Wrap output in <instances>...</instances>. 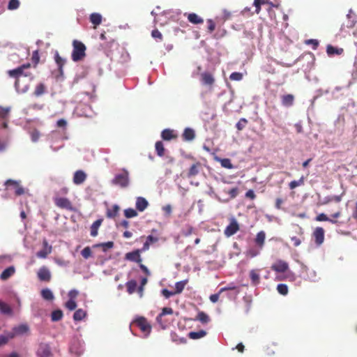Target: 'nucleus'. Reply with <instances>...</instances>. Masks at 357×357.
<instances>
[{"instance_id": "f257e3e1", "label": "nucleus", "mask_w": 357, "mask_h": 357, "mask_svg": "<svg viewBox=\"0 0 357 357\" xmlns=\"http://www.w3.org/2000/svg\"><path fill=\"white\" fill-rule=\"evenodd\" d=\"M30 67L31 64L28 63L23 64L15 69L8 70V75L12 77L15 78V86L16 89L20 88L19 82L22 77L32 76L31 73L25 71L26 70L30 68Z\"/></svg>"}, {"instance_id": "f03ea898", "label": "nucleus", "mask_w": 357, "mask_h": 357, "mask_svg": "<svg viewBox=\"0 0 357 357\" xmlns=\"http://www.w3.org/2000/svg\"><path fill=\"white\" fill-rule=\"evenodd\" d=\"M73 50L72 52V59L74 61H78L85 56L86 46L80 41L75 40L73 43Z\"/></svg>"}, {"instance_id": "7ed1b4c3", "label": "nucleus", "mask_w": 357, "mask_h": 357, "mask_svg": "<svg viewBox=\"0 0 357 357\" xmlns=\"http://www.w3.org/2000/svg\"><path fill=\"white\" fill-rule=\"evenodd\" d=\"M112 183L121 188L128 187L130 184L129 172L125 168L122 169V172L116 174Z\"/></svg>"}, {"instance_id": "20e7f679", "label": "nucleus", "mask_w": 357, "mask_h": 357, "mask_svg": "<svg viewBox=\"0 0 357 357\" xmlns=\"http://www.w3.org/2000/svg\"><path fill=\"white\" fill-rule=\"evenodd\" d=\"M301 265V272L303 273H305L306 275L304 276L305 280H310L311 282H317L319 278L317 274V272L314 270L310 269L306 265L303 263L298 261Z\"/></svg>"}, {"instance_id": "39448f33", "label": "nucleus", "mask_w": 357, "mask_h": 357, "mask_svg": "<svg viewBox=\"0 0 357 357\" xmlns=\"http://www.w3.org/2000/svg\"><path fill=\"white\" fill-rule=\"evenodd\" d=\"M135 323L141 331L148 336L151 332V326L144 317H140L135 319Z\"/></svg>"}, {"instance_id": "423d86ee", "label": "nucleus", "mask_w": 357, "mask_h": 357, "mask_svg": "<svg viewBox=\"0 0 357 357\" xmlns=\"http://www.w3.org/2000/svg\"><path fill=\"white\" fill-rule=\"evenodd\" d=\"M239 229L238 222L234 218L231 219L229 225L226 227L225 230V234L226 236L229 237L235 234Z\"/></svg>"}, {"instance_id": "0eeeda50", "label": "nucleus", "mask_w": 357, "mask_h": 357, "mask_svg": "<svg viewBox=\"0 0 357 357\" xmlns=\"http://www.w3.org/2000/svg\"><path fill=\"white\" fill-rule=\"evenodd\" d=\"M38 357H50L52 355L51 348L48 344L41 343L37 351Z\"/></svg>"}, {"instance_id": "6e6552de", "label": "nucleus", "mask_w": 357, "mask_h": 357, "mask_svg": "<svg viewBox=\"0 0 357 357\" xmlns=\"http://www.w3.org/2000/svg\"><path fill=\"white\" fill-rule=\"evenodd\" d=\"M313 237L314 238L316 244L319 246L324 241V230L322 227H317L313 232Z\"/></svg>"}, {"instance_id": "1a4fd4ad", "label": "nucleus", "mask_w": 357, "mask_h": 357, "mask_svg": "<svg viewBox=\"0 0 357 357\" xmlns=\"http://www.w3.org/2000/svg\"><path fill=\"white\" fill-rule=\"evenodd\" d=\"M38 278L40 281L48 282L51 279V272L46 266H42L38 271Z\"/></svg>"}, {"instance_id": "9d476101", "label": "nucleus", "mask_w": 357, "mask_h": 357, "mask_svg": "<svg viewBox=\"0 0 357 357\" xmlns=\"http://www.w3.org/2000/svg\"><path fill=\"white\" fill-rule=\"evenodd\" d=\"M272 270L278 273H284L289 268L288 264L282 260H278L271 266Z\"/></svg>"}, {"instance_id": "9b49d317", "label": "nucleus", "mask_w": 357, "mask_h": 357, "mask_svg": "<svg viewBox=\"0 0 357 357\" xmlns=\"http://www.w3.org/2000/svg\"><path fill=\"white\" fill-rule=\"evenodd\" d=\"M125 259L130 261L140 263L142 261L140 250H135L134 251L126 253L125 256Z\"/></svg>"}, {"instance_id": "f8f14e48", "label": "nucleus", "mask_w": 357, "mask_h": 357, "mask_svg": "<svg viewBox=\"0 0 357 357\" xmlns=\"http://www.w3.org/2000/svg\"><path fill=\"white\" fill-rule=\"evenodd\" d=\"M43 248L36 253L38 258L45 259L52 252V246L50 245L46 240L43 242Z\"/></svg>"}, {"instance_id": "ddd939ff", "label": "nucleus", "mask_w": 357, "mask_h": 357, "mask_svg": "<svg viewBox=\"0 0 357 357\" xmlns=\"http://www.w3.org/2000/svg\"><path fill=\"white\" fill-rule=\"evenodd\" d=\"M172 313L173 310L171 307H164L162 312L157 316L156 321L162 328H166V324L163 323L162 320V317L167 314H172Z\"/></svg>"}, {"instance_id": "4468645a", "label": "nucleus", "mask_w": 357, "mask_h": 357, "mask_svg": "<svg viewBox=\"0 0 357 357\" xmlns=\"http://www.w3.org/2000/svg\"><path fill=\"white\" fill-rule=\"evenodd\" d=\"M86 178V173L82 170H77L74 173L73 175V183L75 185L82 184Z\"/></svg>"}, {"instance_id": "2eb2a0df", "label": "nucleus", "mask_w": 357, "mask_h": 357, "mask_svg": "<svg viewBox=\"0 0 357 357\" xmlns=\"http://www.w3.org/2000/svg\"><path fill=\"white\" fill-rule=\"evenodd\" d=\"M149 206L148 201L142 197H137L136 199L135 206L139 212H143Z\"/></svg>"}, {"instance_id": "dca6fc26", "label": "nucleus", "mask_w": 357, "mask_h": 357, "mask_svg": "<svg viewBox=\"0 0 357 357\" xmlns=\"http://www.w3.org/2000/svg\"><path fill=\"white\" fill-rule=\"evenodd\" d=\"M161 137L163 140L169 141L177 137V134L174 130L166 128L161 132Z\"/></svg>"}, {"instance_id": "f3484780", "label": "nucleus", "mask_w": 357, "mask_h": 357, "mask_svg": "<svg viewBox=\"0 0 357 357\" xmlns=\"http://www.w3.org/2000/svg\"><path fill=\"white\" fill-rule=\"evenodd\" d=\"M6 185H13L15 186V194L16 195H22L25 192L24 188L19 185V182L15 180L8 179L5 182Z\"/></svg>"}, {"instance_id": "a211bd4d", "label": "nucleus", "mask_w": 357, "mask_h": 357, "mask_svg": "<svg viewBox=\"0 0 357 357\" xmlns=\"http://www.w3.org/2000/svg\"><path fill=\"white\" fill-rule=\"evenodd\" d=\"M54 61L58 66V70H59L60 74L62 75L63 74V67L66 63V59L62 58L59 55V53L57 51H56L54 53Z\"/></svg>"}, {"instance_id": "6ab92c4d", "label": "nucleus", "mask_w": 357, "mask_h": 357, "mask_svg": "<svg viewBox=\"0 0 357 357\" xmlns=\"http://www.w3.org/2000/svg\"><path fill=\"white\" fill-rule=\"evenodd\" d=\"M56 205L61 208L70 209L71 208L70 202L65 197H59L55 200Z\"/></svg>"}, {"instance_id": "aec40b11", "label": "nucleus", "mask_w": 357, "mask_h": 357, "mask_svg": "<svg viewBox=\"0 0 357 357\" xmlns=\"http://www.w3.org/2000/svg\"><path fill=\"white\" fill-rule=\"evenodd\" d=\"M201 81L205 85L211 86L215 79L210 73H204L201 75Z\"/></svg>"}, {"instance_id": "412c9836", "label": "nucleus", "mask_w": 357, "mask_h": 357, "mask_svg": "<svg viewBox=\"0 0 357 357\" xmlns=\"http://www.w3.org/2000/svg\"><path fill=\"white\" fill-rule=\"evenodd\" d=\"M250 278L251 280L252 285L257 286L260 282V275L259 270L252 269L250 271Z\"/></svg>"}, {"instance_id": "4be33fe9", "label": "nucleus", "mask_w": 357, "mask_h": 357, "mask_svg": "<svg viewBox=\"0 0 357 357\" xmlns=\"http://www.w3.org/2000/svg\"><path fill=\"white\" fill-rule=\"evenodd\" d=\"M187 18L188 21L193 24H199L204 22L203 19L194 13L188 14Z\"/></svg>"}, {"instance_id": "5701e85b", "label": "nucleus", "mask_w": 357, "mask_h": 357, "mask_svg": "<svg viewBox=\"0 0 357 357\" xmlns=\"http://www.w3.org/2000/svg\"><path fill=\"white\" fill-rule=\"evenodd\" d=\"M15 273V268L13 266H9L4 269L0 274V279L2 280H6Z\"/></svg>"}, {"instance_id": "b1692460", "label": "nucleus", "mask_w": 357, "mask_h": 357, "mask_svg": "<svg viewBox=\"0 0 357 357\" xmlns=\"http://www.w3.org/2000/svg\"><path fill=\"white\" fill-rule=\"evenodd\" d=\"M42 298L45 301H52L54 298V296L52 290L49 288H45L41 290L40 292Z\"/></svg>"}, {"instance_id": "393cba45", "label": "nucleus", "mask_w": 357, "mask_h": 357, "mask_svg": "<svg viewBox=\"0 0 357 357\" xmlns=\"http://www.w3.org/2000/svg\"><path fill=\"white\" fill-rule=\"evenodd\" d=\"M183 137L185 141H191L194 139L195 137L194 130L190 128H186L183 133Z\"/></svg>"}, {"instance_id": "a878e982", "label": "nucleus", "mask_w": 357, "mask_h": 357, "mask_svg": "<svg viewBox=\"0 0 357 357\" xmlns=\"http://www.w3.org/2000/svg\"><path fill=\"white\" fill-rule=\"evenodd\" d=\"M294 97L291 94H287L282 97V103L284 107H290L293 105Z\"/></svg>"}, {"instance_id": "bb28decb", "label": "nucleus", "mask_w": 357, "mask_h": 357, "mask_svg": "<svg viewBox=\"0 0 357 357\" xmlns=\"http://www.w3.org/2000/svg\"><path fill=\"white\" fill-rule=\"evenodd\" d=\"M0 313L3 314L11 315L13 310L6 303L0 301Z\"/></svg>"}, {"instance_id": "cd10ccee", "label": "nucleus", "mask_w": 357, "mask_h": 357, "mask_svg": "<svg viewBox=\"0 0 357 357\" xmlns=\"http://www.w3.org/2000/svg\"><path fill=\"white\" fill-rule=\"evenodd\" d=\"M102 221V220L101 219H98V220H96L92 224V225L91 226V236L95 237L98 235V228L101 225Z\"/></svg>"}, {"instance_id": "c85d7f7f", "label": "nucleus", "mask_w": 357, "mask_h": 357, "mask_svg": "<svg viewBox=\"0 0 357 357\" xmlns=\"http://www.w3.org/2000/svg\"><path fill=\"white\" fill-rule=\"evenodd\" d=\"M90 21L95 26V27L102 22V16L100 14L93 13L90 15Z\"/></svg>"}, {"instance_id": "c756f323", "label": "nucleus", "mask_w": 357, "mask_h": 357, "mask_svg": "<svg viewBox=\"0 0 357 357\" xmlns=\"http://www.w3.org/2000/svg\"><path fill=\"white\" fill-rule=\"evenodd\" d=\"M119 211V206L117 204H114L112 206L111 208H107V217L109 218H115Z\"/></svg>"}, {"instance_id": "7c9ffc66", "label": "nucleus", "mask_w": 357, "mask_h": 357, "mask_svg": "<svg viewBox=\"0 0 357 357\" xmlns=\"http://www.w3.org/2000/svg\"><path fill=\"white\" fill-rule=\"evenodd\" d=\"M206 335V332L204 330L199 331H192L189 333V337L192 340H197L204 337Z\"/></svg>"}, {"instance_id": "2f4dec72", "label": "nucleus", "mask_w": 357, "mask_h": 357, "mask_svg": "<svg viewBox=\"0 0 357 357\" xmlns=\"http://www.w3.org/2000/svg\"><path fill=\"white\" fill-rule=\"evenodd\" d=\"M86 316V312L82 309L77 310L73 314V319L75 321L82 320Z\"/></svg>"}, {"instance_id": "473e14b6", "label": "nucleus", "mask_w": 357, "mask_h": 357, "mask_svg": "<svg viewBox=\"0 0 357 357\" xmlns=\"http://www.w3.org/2000/svg\"><path fill=\"white\" fill-rule=\"evenodd\" d=\"M266 238V234L264 231H261L257 233L255 243L261 248L264 245V241Z\"/></svg>"}, {"instance_id": "72a5a7b5", "label": "nucleus", "mask_w": 357, "mask_h": 357, "mask_svg": "<svg viewBox=\"0 0 357 357\" xmlns=\"http://www.w3.org/2000/svg\"><path fill=\"white\" fill-rule=\"evenodd\" d=\"M347 17L348 19L347 27L351 28L354 26L356 23V15L351 10H350L349 13L347 15Z\"/></svg>"}, {"instance_id": "f704fd0d", "label": "nucleus", "mask_w": 357, "mask_h": 357, "mask_svg": "<svg viewBox=\"0 0 357 357\" xmlns=\"http://www.w3.org/2000/svg\"><path fill=\"white\" fill-rule=\"evenodd\" d=\"M326 52L329 56L334 54L340 55L343 52V50L342 48L338 49L331 45H328L326 48Z\"/></svg>"}, {"instance_id": "c9c22d12", "label": "nucleus", "mask_w": 357, "mask_h": 357, "mask_svg": "<svg viewBox=\"0 0 357 357\" xmlns=\"http://www.w3.org/2000/svg\"><path fill=\"white\" fill-rule=\"evenodd\" d=\"M63 316V314L61 310H53L51 313V320L54 322L58 321L62 319Z\"/></svg>"}, {"instance_id": "e433bc0d", "label": "nucleus", "mask_w": 357, "mask_h": 357, "mask_svg": "<svg viewBox=\"0 0 357 357\" xmlns=\"http://www.w3.org/2000/svg\"><path fill=\"white\" fill-rule=\"evenodd\" d=\"M188 282L187 280H181L175 284V294H181L185 288Z\"/></svg>"}, {"instance_id": "4c0bfd02", "label": "nucleus", "mask_w": 357, "mask_h": 357, "mask_svg": "<svg viewBox=\"0 0 357 357\" xmlns=\"http://www.w3.org/2000/svg\"><path fill=\"white\" fill-rule=\"evenodd\" d=\"M15 334L13 333H8L6 335H0V347L6 344L9 340L13 339Z\"/></svg>"}, {"instance_id": "58836bf2", "label": "nucleus", "mask_w": 357, "mask_h": 357, "mask_svg": "<svg viewBox=\"0 0 357 357\" xmlns=\"http://www.w3.org/2000/svg\"><path fill=\"white\" fill-rule=\"evenodd\" d=\"M195 320H198L202 324H207L210 321V318L205 312H199L197 314Z\"/></svg>"}, {"instance_id": "ea45409f", "label": "nucleus", "mask_w": 357, "mask_h": 357, "mask_svg": "<svg viewBox=\"0 0 357 357\" xmlns=\"http://www.w3.org/2000/svg\"><path fill=\"white\" fill-rule=\"evenodd\" d=\"M29 327L26 324H21L18 326H16L13 328V333L15 335L16 334H23L28 331Z\"/></svg>"}, {"instance_id": "a19ab883", "label": "nucleus", "mask_w": 357, "mask_h": 357, "mask_svg": "<svg viewBox=\"0 0 357 357\" xmlns=\"http://www.w3.org/2000/svg\"><path fill=\"white\" fill-rule=\"evenodd\" d=\"M11 107H1L0 106V119L3 120H6L8 118L9 113L10 112Z\"/></svg>"}, {"instance_id": "79ce46f5", "label": "nucleus", "mask_w": 357, "mask_h": 357, "mask_svg": "<svg viewBox=\"0 0 357 357\" xmlns=\"http://www.w3.org/2000/svg\"><path fill=\"white\" fill-rule=\"evenodd\" d=\"M216 160L219 161L221 164V166L227 168V169H232L234 167L233 165L231 162V160L228 158H216Z\"/></svg>"}, {"instance_id": "37998d69", "label": "nucleus", "mask_w": 357, "mask_h": 357, "mask_svg": "<svg viewBox=\"0 0 357 357\" xmlns=\"http://www.w3.org/2000/svg\"><path fill=\"white\" fill-rule=\"evenodd\" d=\"M155 148L158 156L161 157L164 155L165 148L161 141L156 142Z\"/></svg>"}, {"instance_id": "c03bdc74", "label": "nucleus", "mask_w": 357, "mask_h": 357, "mask_svg": "<svg viewBox=\"0 0 357 357\" xmlns=\"http://www.w3.org/2000/svg\"><path fill=\"white\" fill-rule=\"evenodd\" d=\"M128 292L131 294L135 292L137 288V282L135 280L128 281L126 284Z\"/></svg>"}, {"instance_id": "a18cd8bd", "label": "nucleus", "mask_w": 357, "mask_h": 357, "mask_svg": "<svg viewBox=\"0 0 357 357\" xmlns=\"http://www.w3.org/2000/svg\"><path fill=\"white\" fill-rule=\"evenodd\" d=\"M124 215L127 218H135L137 215V212L132 208H128L124 210Z\"/></svg>"}, {"instance_id": "49530a36", "label": "nucleus", "mask_w": 357, "mask_h": 357, "mask_svg": "<svg viewBox=\"0 0 357 357\" xmlns=\"http://www.w3.org/2000/svg\"><path fill=\"white\" fill-rule=\"evenodd\" d=\"M20 5L19 0H10L8 4V9L10 10H16Z\"/></svg>"}, {"instance_id": "de8ad7c7", "label": "nucleus", "mask_w": 357, "mask_h": 357, "mask_svg": "<svg viewBox=\"0 0 357 357\" xmlns=\"http://www.w3.org/2000/svg\"><path fill=\"white\" fill-rule=\"evenodd\" d=\"M277 290L279 294L285 296L288 293V287L285 284H279L277 286Z\"/></svg>"}, {"instance_id": "09e8293b", "label": "nucleus", "mask_w": 357, "mask_h": 357, "mask_svg": "<svg viewBox=\"0 0 357 357\" xmlns=\"http://www.w3.org/2000/svg\"><path fill=\"white\" fill-rule=\"evenodd\" d=\"M199 173L198 164L192 165L188 172V176L192 177L196 176Z\"/></svg>"}, {"instance_id": "8fccbe9b", "label": "nucleus", "mask_w": 357, "mask_h": 357, "mask_svg": "<svg viewBox=\"0 0 357 357\" xmlns=\"http://www.w3.org/2000/svg\"><path fill=\"white\" fill-rule=\"evenodd\" d=\"M95 247H102L103 248V251H106L108 249L112 248L114 246V243L112 241H107L105 243H102L100 244H97L94 245Z\"/></svg>"}, {"instance_id": "3c124183", "label": "nucleus", "mask_w": 357, "mask_h": 357, "mask_svg": "<svg viewBox=\"0 0 357 357\" xmlns=\"http://www.w3.org/2000/svg\"><path fill=\"white\" fill-rule=\"evenodd\" d=\"M65 307L68 310L72 311L76 309L77 303L75 300L68 299V301L65 303Z\"/></svg>"}, {"instance_id": "603ef678", "label": "nucleus", "mask_w": 357, "mask_h": 357, "mask_svg": "<svg viewBox=\"0 0 357 357\" xmlns=\"http://www.w3.org/2000/svg\"><path fill=\"white\" fill-rule=\"evenodd\" d=\"M303 182H304V181H303V177H301V178L299 180H298V181H296V180L292 181H291V182L289 183V188H290V189H291V190H293V189L296 188V187H298V186H300V185H303Z\"/></svg>"}, {"instance_id": "864d4df0", "label": "nucleus", "mask_w": 357, "mask_h": 357, "mask_svg": "<svg viewBox=\"0 0 357 357\" xmlns=\"http://www.w3.org/2000/svg\"><path fill=\"white\" fill-rule=\"evenodd\" d=\"M31 139L33 142H37L40 138V133L38 130H33L30 132Z\"/></svg>"}, {"instance_id": "5fc2aeb1", "label": "nucleus", "mask_w": 357, "mask_h": 357, "mask_svg": "<svg viewBox=\"0 0 357 357\" xmlns=\"http://www.w3.org/2000/svg\"><path fill=\"white\" fill-rule=\"evenodd\" d=\"M247 123V119H245V118H242L236 124V128L238 130H242L245 127Z\"/></svg>"}, {"instance_id": "6e6d98bb", "label": "nucleus", "mask_w": 357, "mask_h": 357, "mask_svg": "<svg viewBox=\"0 0 357 357\" xmlns=\"http://www.w3.org/2000/svg\"><path fill=\"white\" fill-rule=\"evenodd\" d=\"M82 256L84 259H89L91 256V250L89 247H85L81 252Z\"/></svg>"}, {"instance_id": "4d7b16f0", "label": "nucleus", "mask_w": 357, "mask_h": 357, "mask_svg": "<svg viewBox=\"0 0 357 357\" xmlns=\"http://www.w3.org/2000/svg\"><path fill=\"white\" fill-rule=\"evenodd\" d=\"M242 78L243 74L238 72L232 73L229 76V79L233 81H240Z\"/></svg>"}, {"instance_id": "13d9d810", "label": "nucleus", "mask_w": 357, "mask_h": 357, "mask_svg": "<svg viewBox=\"0 0 357 357\" xmlns=\"http://www.w3.org/2000/svg\"><path fill=\"white\" fill-rule=\"evenodd\" d=\"M151 36L153 38L158 40L159 41H162L163 39L162 33L158 29L153 30Z\"/></svg>"}, {"instance_id": "bf43d9fd", "label": "nucleus", "mask_w": 357, "mask_h": 357, "mask_svg": "<svg viewBox=\"0 0 357 357\" xmlns=\"http://www.w3.org/2000/svg\"><path fill=\"white\" fill-rule=\"evenodd\" d=\"M305 44L311 45L313 50H317L319 46V41L316 39H309L305 41Z\"/></svg>"}, {"instance_id": "052dcab7", "label": "nucleus", "mask_w": 357, "mask_h": 357, "mask_svg": "<svg viewBox=\"0 0 357 357\" xmlns=\"http://www.w3.org/2000/svg\"><path fill=\"white\" fill-rule=\"evenodd\" d=\"M32 62L34 63L35 66H36L40 61V56L38 54V51L36 50L33 52L32 56H31Z\"/></svg>"}, {"instance_id": "680f3d73", "label": "nucleus", "mask_w": 357, "mask_h": 357, "mask_svg": "<svg viewBox=\"0 0 357 357\" xmlns=\"http://www.w3.org/2000/svg\"><path fill=\"white\" fill-rule=\"evenodd\" d=\"M207 24H208V26H207L208 31L209 33H212L215 30V22H213V20L208 19L207 20Z\"/></svg>"}, {"instance_id": "e2e57ef3", "label": "nucleus", "mask_w": 357, "mask_h": 357, "mask_svg": "<svg viewBox=\"0 0 357 357\" xmlns=\"http://www.w3.org/2000/svg\"><path fill=\"white\" fill-rule=\"evenodd\" d=\"M56 126L58 128H62L63 130H65L67 126V121L64 119H61L58 120L56 122Z\"/></svg>"}, {"instance_id": "0e129e2a", "label": "nucleus", "mask_w": 357, "mask_h": 357, "mask_svg": "<svg viewBox=\"0 0 357 357\" xmlns=\"http://www.w3.org/2000/svg\"><path fill=\"white\" fill-rule=\"evenodd\" d=\"M236 289V286L234 283H229L227 286L222 287L220 289L219 293H222L225 291L234 290Z\"/></svg>"}, {"instance_id": "69168bd1", "label": "nucleus", "mask_w": 357, "mask_h": 357, "mask_svg": "<svg viewBox=\"0 0 357 357\" xmlns=\"http://www.w3.org/2000/svg\"><path fill=\"white\" fill-rule=\"evenodd\" d=\"M161 293H162V296H163L164 297H165L166 298H170L172 296L175 295L174 291H169V290H168V289H163L161 291Z\"/></svg>"}, {"instance_id": "338daca9", "label": "nucleus", "mask_w": 357, "mask_h": 357, "mask_svg": "<svg viewBox=\"0 0 357 357\" xmlns=\"http://www.w3.org/2000/svg\"><path fill=\"white\" fill-rule=\"evenodd\" d=\"M78 294L79 291L77 290L72 289L68 292V296L69 297V299L75 300L76 297L78 296Z\"/></svg>"}, {"instance_id": "774afa93", "label": "nucleus", "mask_w": 357, "mask_h": 357, "mask_svg": "<svg viewBox=\"0 0 357 357\" xmlns=\"http://www.w3.org/2000/svg\"><path fill=\"white\" fill-rule=\"evenodd\" d=\"M227 193L229 195L231 199L235 198L238 195V188H233L230 189L227 192Z\"/></svg>"}]
</instances>
